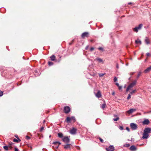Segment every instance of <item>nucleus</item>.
Returning <instances> with one entry per match:
<instances>
[{"mask_svg": "<svg viewBox=\"0 0 151 151\" xmlns=\"http://www.w3.org/2000/svg\"><path fill=\"white\" fill-rule=\"evenodd\" d=\"M137 83V80H135L133 81L127 87L126 91H128L129 90H131V88L135 86Z\"/></svg>", "mask_w": 151, "mask_h": 151, "instance_id": "nucleus-1", "label": "nucleus"}, {"mask_svg": "<svg viewBox=\"0 0 151 151\" xmlns=\"http://www.w3.org/2000/svg\"><path fill=\"white\" fill-rule=\"evenodd\" d=\"M142 26L143 25L142 24H140L138 26L136 27H135L133 28V29L134 32H137L139 30L141 29Z\"/></svg>", "mask_w": 151, "mask_h": 151, "instance_id": "nucleus-2", "label": "nucleus"}, {"mask_svg": "<svg viewBox=\"0 0 151 151\" xmlns=\"http://www.w3.org/2000/svg\"><path fill=\"white\" fill-rule=\"evenodd\" d=\"M130 126L131 129L133 130H135L138 128L137 125L134 123H131L130 124Z\"/></svg>", "mask_w": 151, "mask_h": 151, "instance_id": "nucleus-3", "label": "nucleus"}, {"mask_svg": "<svg viewBox=\"0 0 151 151\" xmlns=\"http://www.w3.org/2000/svg\"><path fill=\"white\" fill-rule=\"evenodd\" d=\"M77 129L74 128H73L70 131V133L72 134H74L76 133Z\"/></svg>", "mask_w": 151, "mask_h": 151, "instance_id": "nucleus-4", "label": "nucleus"}, {"mask_svg": "<svg viewBox=\"0 0 151 151\" xmlns=\"http://www.w3.org/2000/svg\"><path fill=\"white\" fill-rule=\"evenodd\" d=\"M64 112L66 113H68L70 111V109L68 106H65L64 108Z\"/></svg>", "mask_w": 151, "mask_h": 151, "instance_id": "nucleus-5", "label": "nucleus"}, {"mask_svg": "<svg viewBox=\"0 0 151 151\" xmlns=\"http://www.w3.org/2000/svg\"><path fill=\"white\" fill-rule=\"evenodd\" d=\"M63 140L64 142L68 143L70 141V139L68 137H65L63 138Z\"/></svg>", "mask_w": 151, "mask_h": 151, "instance_id": "nucleus-6", "label": "nucleus"}, {"mask_svg": "<svg viewBox=\"0 0 151 151\" xmlns=\"http://www.w3.org/2000/svg\"><path fill=\"white\" fill-rule=\"evenodd\" d=\"M107 151H113L114 150V147L113 146H110L108 148H106Z\"/></svg>", "mask_w": 151, "mask_h": 151, "instance_id": "nucleus-7", "label": "nucleus"}, {"mask_svg": "<svg viewBox=\"0 0 151 151\" xmlns=\"http://www.w3.org/2000/svg\"><path fill=\"white\" fill-rule=\"evenodd\" d=\"M88 36V32H85L83 33L81 35V37L83 38H84L85 37H87Z\"/></svg>", "mask_w": 151, "mask_h": 151, "instance_id": "nucleus-8", "label": "nucleus"}, {"mask_svg": "<svg viewBox=\"0 0 151 151\" xmlns=\"http://www.w3.org/2000/svg\"><path fill=\"white\" fill-rule=\"evenodd\" d=\"M150 123V121L148 119H145L142 122V123L143 124L147 125Z\"/></svg>", "mask_w": 151, "mask_h": 151, "instance_id": "nucleus-9", "label": "nucleus"}, {"mask_svg": "<svg viewBox=\"0 0 151 151\" xmlns=\"http://www.w3.org/2000/svg\"><path fill=\"white\" fill-rule=\"evenodd\" d=\"M144 132H147L148 133H151V128H147L145 129Z\"/></svg>", "mask_w": 151, "mask_h": 151, "instance_id": "nucleus-10", "label": "nucleus"}, {"mask_svg": "<svg viewBox=\"0 0 151 151\" xmlns=\"http://www.w3.org/2000/svg\"><path fill=\"white\" fill-rule=\"evenodd\" d=\"M136 110V109H132L127 111V112L129 114H130Z\"/></svg>", "mask_w": 151, "mask_h": 151, "instance_id": "nucleus-11", "label": "nucleus"}, {"mask_svg": "<svg viewBox=\"0 0 151 151\" xmlns=\"http://www.w3.org/2000/svg\"><path fill=\"white\" fill-rule=\"evenodd\" d=\"M143 136L142 137V139H147L149 136V134H147L145 132H144V133L143 134Z\"/></svg>", "mask_w": 151, "mask_h": 151, "instance_id": "nucleus-12", "label": "nucleus"}, {"mask_svg": "<svg viewBox=\"0 0 151 151\" xmlns=\"http://www.w3.org/2000/svg\"><path fill=\"white\" fill-rule=\"evenodd\" d=\"M150 71H151V66L145 69L144 70V72L145 73H147Z\"/></svg>", "mask_w": 151, "mask_h": 151, "instance_id": "nucleus-13", "label": "nucleus"}, {"mask_svg": "<svg viewBox=\"0 0 151 151\" xmlns=\"http://www.w3.org/2000/svg\"><path fill=\"white\" fill-rule=\"evenodd\" d=\"M94 60H97L99 62L102 63H104V61L102 59L99 58H96Z\"/></svg>", "mask_w": 151, "mask_h": 151, "instance_id": "nucleus-14", "label": "nucleus"}, {"mask_svg": "<svg viewBox=\"0 0 151 151\" xmlns=\"http://www.w3.org/2000/svg\"><path fill=\"white\" fill-rule=\"evenodd\" d=\"M96 96L98 98H99L101 96V94L100 91H98L97 93L96 94Z\"/></svg>", "mask_w": 151, "mask_h": 151, "instance_id": "nucleus-15", "label": "nucleus"}, {"mask_svg": "<svg viewBox=\"0 0 151 151\" xmlns=\"http://www.w3.org/2000/svg\"><path fill=\"white\" fill-rule=\"evenodd\" d=\"M72 119H73L74 120H75V117H71L70 118L69 117H67V118H66V120H67V122H69L70 121H71V120Z\"/></svg>", "mask_w": 151, "mask_h": 151, "instance_id": "nucleus-16", "label": "nucleus"}, {"mask_svg": "<svg viewBox=\"0 0 151 151\" xmlns=\"http://www.w3.org/2000/svg\"><path fill=\"white\" fill-rule=\"evenodd\" d=\"M145 42L147 44H148L150 43V40L147 37L145 38Z\"/></svg>", "mask_w": 151, "mask_h": 151, "instance_id": "nucleus-17", "label": "nucleus"}, {"mask_svg": "<svg viewBox=\"0 0 151 151\" xmlns=\"http://www.w3.org/2000/svg\"><path fill=\"white\" fill-rule=\"evenodd\" d=\"M130 149L131 150L134 151V150H136V148L135 147V146L133 145V146H131L130 147Z\"/></svg>", "mask_w": 151, "mask_h": 151, "instance_id": "nucleus-18", "label": "nucleus"}, {"mask_svg": "<svg viewBox=\"0 0 151 151\" xmlns=\"http://www.w3.org/2000/svg\"><path fill=\"white\" fill-rule=\"evenodd\" d=\"M50 58L52 61H54L55 59V56L54 55H53L50 56Z\"/></svg>", "mask_w": 151, "mask_h": 151, "instance_id": "nucleus-19", "label": "nucleus"}, {"mask_svg": "<svg viewBox=\"0 0 151 151\" xmlns=\"http://www.w3.org/2000/svg\"><path fill=\"white\" fill-rule=\"evenodd\" d=\"M70 147V144H68L65 145L64 148L65 149L69 148Z\"/></svg>", "mask_w": 151, "mask_h": 151, "instance_id": "nucleus-20", "label": "nucleus"}, {"mask_svg": "<svg viewBox=\"0 0 151 151\" xmlns=\"http://www.w3.org/2000/svg\"><path fill=\"white\" fill-rule=\"evenodd\" d=\"M53 143L55 144H58V145L56 146L57 148H58L59 146V145L61 144L60 143L58 142H54Z\"/></svg>", "mask_w": 151, "mask_h": 151, "instance_id": "nucleus-21", "label": "nucleus"}, {"mask_svg": "<svg viewBox=\"0 0 151 151\" xmlns=\"http://www.w3.org/2000/svg\"><path fill=\"white\" fill-rule=\"evenodd\" d=\"M135 42L136 44L139 43L140 44H141V41L139 40H135Z\"/></svg>", "mask_w": 151, "mask_h": 151, "instance_id": "nucleus-22", "label": "nucleus"}, {"mask_svg": "<svg viewBox=\"0 0 151 151\" xmlns=\"http://www.w3.org/2000/svg\"><path fill=\"white\" fill-rule=\"evenodd\" d=\"M12 143H9V145L8 146V148H9L10 150H11L12 148V147L11 146V145L12 144Z\"/></svg>", "mask_w": 151, "mask_h": 151, "instance_id": "nucleus-23", "label": "nucleus"}, {"mask_svg": "<svg viewBox=\"0 0 151 151\" xmlns=\"http://www.w3.org/2000/svg\"><path fill=\"white\" fill-rule=\"evenodd\" d=\"M4 149L8 151L9 150L8 147L7 146H4L3 147Z\"/></svg>", "mask_w": 151, "mask_h": 151, "instance_id": "nucleus-24", "label": "nucleus"}, {"mask_svg": "<svg viewBox=\"0 0 151 151\" xmlns=\"http://www.w3.org/2000/svg\"><path fill=\"white\" fill-rule=\"evenodd\" d=\"M131 90H132V91H129V92L131 94H132L133 93H134L136 91L135 89L134 90H132V89H131Z\"/></svg>", "mask_w": 151, "mask_h": 151, "instance_id": "nucleus-25", "label": "nucleus"}, {"mask_svg": "<svg viewBox=\"0 0 151 151\" xmlns=\"http://www.w3.org/2000/svg\"><path fill=\"white\" fill-rule=\"evenodd\" d=\"M58 137H60L61 138L63 137V134L62 133H58Z\"/></svg>", "mask_w": 151, "mask_h": 151, "instance_id": "nucleus-26", "label": "nucleus"}, {"mask_svg": "<svg viewBox=\"0 0 151 151\" xmlns=\"http://www.w3.org/2000/svg\"><path fill=\"white\" fill-rule=\"evenodd\" d=\"M142 73L141 72H139L138 73V74L137 75V78H138L139 76H140V75H141V74Z\"/></svg>", "mask_w": 151, "mask_h": 151, "instance_id": "nucleus-27", "label": "nucleus"}, {"mask_svg": "<svg viewBox=\"0 0 151 151\" xmlns=\"http://www.w3.org/2000/svg\"><path fill=\"white\" fill-rule=\"evenodd\" d=\"M13 141L14 142H19V140H18V139H13Z\"/></svg>", "mask_w": 151, "mask_h": 151, "instance_id": "nucleus-28", "label": "nucleus"}, {"mask_svg": "<svg viewBox=\"0 0 151 151\" xmlns=\"http://www.w3.org/2000/svg\"><path fill=\"white\" fill-rule=\"evenodd\" d=\"M106 105L105 104H102V106H101V107L102 109H104Z\"/></svg>", "mask_w": 151, "mask_h": 151, "instance_id": "nucleus-29", "label": "nucleus"}, {"mask_svg": "<svg viewBox=\"0 0 151 151\" xmlns=\"http://www.w3.org/2000/svg\"><path fill=\"white\" fill-rule=\"evenodd\" d=\"M99 75L100 77H101L105 75V73H99Z\"/></svg>", "mask_w": 151, "mask_h": 151, "instance_id": "nucleus-30", "label": "nucleus"}, {"mask_svg": "<svg viewBox=\"0 0 151 151\" xmlns=\"http://www.w3.org/2000/svg\"><path fill=\"white\" fill-rule=\"evenodd\" d=\"M48 63L49 66L52 65L53 64V63L51 62H49Z\"/></svg>", "mask_w": 151, "mask_h": 151, "instance_id": "nucleus-31", "label": "nucleus"}, {"mask_svg": "<svg viewBox=\"0 0 151 151\" xmlns=\"http://www.w3.org/2000/svg\"><path fill=\"white\" fill-rule=\"evenodd\" d=\"M131 97V95L130 94H129L128 95V96L127 97V99L129 100L130 99Z\"/></svg>", "mask_w": 151, "mask_h": 151, "instance_id": "nucleus-32", "label": "nucleus"}, {"mask_svg": "<svg viewBox=\"0 0 151 151\" xmlns=\"http://www.w3.org/2000/svg\"><path fill=\"white\" fill-rule=\"evenodd\" d=\"M119 119V118L118 117H117L116 118L114 119L113 120L114 121H117Z\"/></svg>", "mask_w": 151, "mask_h": 151, "instance_id": "nucleus-33", "label": "nucleus"}, {"mask_svg": "<svg viewBox=\"0 0 151 151\" xmlns=\"http://www.w3.org/2000/svg\"><path fill=\"white\" fill-rule=\"evenodd\" d=\"M129 146V145L128 144H126L124 145V146L127 147H128Z\"/></svg>", "mask_w": 151, "mask_h": 151, "instance_id": "nucleus-34", "label": "nucleus"}, {"mask_svg": "<svg viewBox=\"0 0 151 151\" xmlns=\"http://www.w3.org/2000/svg\"><path fill=\"white\" fill-rule=\"evenodd\" d=\"M114 82H116V81H117V78H116V77H115L114 78Z\"/></svg>", "mask_w": 151, "mask_h": 151, "instance_id": "nucleus-35", "label": "nucleus"}, {"mask_svg": "<svg viewBox=\"0 0 151 151\" xmlns=\"http://www.w3.org/2000/svg\"><path fill=\"white\" fill-rule=\"evenodd\" d=\"M98 49L99 50L103 51V48L101 47H99Z\"/></svg>", "mask_w": 151, "mask_h": 151, "instance_id": "nucleus-36", "label": "nucleus"}, {"mask_svg": "<svg viewBox=\"0 0 151 151\" xmlns=\"http://www.w3.org/2000/svg\"><path fill=\"white\" fill-rule=\"evenodd\" d=\"M119 89L120 90H121L122 88V86H118Z\"/></svg>", "mask_w": 151, "mask_h": 151, "instance_id": "nucleus-37", "label": "nucleus"}, {"mask_svg": "<svg viewBox=\"0 0 151 151\" xmlns=\"http://www.w3.org/2000/svg\"><path fill=\"white\" fill-rule=\"evenodd\" d=\"M119 128L121 130H122L123 129V127L122 126H120Z\"/></svg>", "mask_w": 151, "mask_h": 151, "instance_id": "nucleus-38", "label": "nucleus"}, {"mask_svg": "<svg viewBox=\"0 0 151 151\" xmlns=\"http://www.w3.org/2000/svg\"><path fill=\"white\" fill-rule=\"evenodd\" d=\"M15 137L17 138L18 139V140L19 141H20V140L19 139L18 136L16 135L15 136Z\"/></svg>", "mask_w": 151, "mask_h": 151, "instance_id": "nucleus-39", "label": "nucleus"}, {"mask_svg": "<svg viewBox=\"0 0 151 151\" xmlns=\"http://www.w3.org/2000/svg\"><path fill=\"white\" fill-rule=\"evenodd\" d=\"M14 151H19L17 147L14 148Z\"/></svg>", "mask_w": 151, "mask_h": 151, "instance_id": "nucleus-40", "label": "nucleus"}, {"mask_svg": "<svg viewBox=\"0 0 151 151\" xmlns=\"http://www.w3.org/2000/svg\"><path fill=\"white\" fill-rule=\"evenodd\" d=\"M126 129L127 130L128 132L130 131V129L128 127H127L126 128Z\"/></svg>", "mask_w": 151, "mask_h": 151, "instance_id": "nucleus-41", "label": "nucleus"}, {"mask_svg": "<svg viewBox=\"0 0 151 151\" xmlns=\"http://www.w3.org/2000/svg\"><path fill=\"white\" fill-rule=\"evenodd\" d=\"M3 95V92L1 91L0 92V96H2Z\"/></svg>", "mask_w": 151, "mask_h": 151, "instance_id": "nucleus-42", "label": "nucleus"}, {"mask_svg": "<svg viewBox=\"0 0 151 151\" xmlns=\"http://www.w3.org/2000/svg\"><path fill=\"white\" fill-rule=\"evenodd\" d=\"M94 49V48L93 47H92L91 48L90 50L91 51H92Z\"/></svg>", "mask_w": 151, "mask_h": 151, "instance_id": "nucleus-43", "label": "nucleus"}, {"mask_svg": "<svg viewBox=\"0 0 151 151\" xmlns=\"http://www.w3.org/2000/svg\"><path fill=\"white\" fill-rule=\"evenodd\" d=\"M99 139H100V141H101V142H103V140L102 139H101V138H99Z\"/></svg>", "mask_w": 151, "mask_h": 151, "instance_id": "nucleus-44", "label": "nucleus"}, {"mask_svg": "<svg viewBox=\"0 0 151 151\" xmlns=\"http://www.w3.org/2000/svg\"><path fill=\"white\" fill-rule=\"evenodd\" d=\"M26 138L27 139H30V137L28 136H26Z\"/></svg>", "mask_w": 151, "mask_h": 151, "instance_id": "nucleus-45", "label": "nucleus"}, {"mask_svg": "<svg viewBox=\"0 0 151 151\" xmlns=\"http://www.w3.org/2000/svg\"><path fill=\"white\" fill-rule=\"evenodd\" d=\"M150 55V53H148V52H147L146 53V55L147 56H149V55Z\"/></svg>", "mask_w": 151, "mask_h": 151, "instance_id": "nucleus-46", "label": "nucleus"}, {"mask_svg": "<svg viewBox=\"0 0 151 151\" xmlns=\"http://www.w3.org/2000/svg\"><path fill=\"white\" fill-rule=\"evenodd\" d=\"M116 85L118 87L119 86V84L117 83H116Z\"/></svg>", "mask_w": 151, "mask_h": 151, "instance_id": "nucleus-47", "label": "nucleus"}, {"mask_svg": "<svg viewBox=\"0 0 151 151\" xmlns=\"http://www.w3.org/2000/svg\"><path fill=\"white\" fill-rule=\"evenodd\" d=\"M44 129V127H42L41 128V129L40 130V131H42Z\"/></svg>", "mask_w": 151, "mask_h": 151, "instance_id": "nucleus-48", "label": "nucleus"}, {"mask_svg": "<svg viewBox=\"0 0 151 151\" xmlns=\"http://www.w3.org/2000/svg\"><path fill=\"white\" fill-rule=\"evenodd\" d=\"M116 68H119V67L118 65V64H117L116 65Z\"/></svg>", "mask_w": 151, "mask_h": 151, "instance_id": "nucleus-49", "label": "nucleus"}, {"mask_svg": "<svg viewBox=\"0 0 151 151\" xmlns=\"http://www.w3.org/2000/svg\"><path fill=\"white\" fill-rule=\"evenodd\" d=\"M115 92H114V91H113V92H112V95H115Z\"/></svg>", "mask_w": 151, "mask_h": 151, "instance_id": "nucleus-50", "label": "nucleus"}, {"mask_svg": "<svg viewBox=\"0 0 151 151\" xmlns=\"http://www.w3.org/2000/svg\"><path fill=\"white\" fill-rule=\"evenodd\" d=\"M88 46H87L86 47V48H85V49H86V50H87V49H88Z\"/></svg>", "mask_w": 151, "mask_h": 151, "instance_id": "nucleus-51", "label": "nucleus"}, {"mask_svg": "<svg viewBox=\"0 0 151 151\" xmlns=\"http://www.w3.org/2000/svg\"><path fill=\"white\" fill-rule=\"evenodd\" d=\"M133 4V3H131V2H129V3H128V4H129V5L131 4Z\"/></svg>", "mask_w": 151, "mask_h": 151, "instance_id": "nucleus-52", "label": "nucleus"}, {"mask_svg": "<svg viewBox=\"0 0 151 151\" xmlns=\"http://www.w3.org/2000/svg\"><path fill=\"white\" fill-rule=\"evenodd\" d=\"M73 121V122H74L75 121V120L73 119H72L71 120V121Z\"/></svg>", "mask_w": 151, "mask_h": 151, "instance_id": "nucleus-53", "label": "nucleus"}, {"mask_svg": "<svg viewBox=\"0 0 151 151\" xmlns=\"http://www.w3.org/2000/svg\"><path fill=\"white\" fill-rule=\"evenodd\" d=\"M134 73H131L130 74V75H133Z\"/></svg>", "mask_w": 151, "mask_h": 151, "instance_id": "nucleus-54", "label": "nucleus"}, {"mask_svg": "<svg viewBox=\"0 0 151 151\" xmlns=\"http://www.w3.org/2000/svg\"><path fill=\"white\" fill-rule=\"evenodd\" d=\"M45 120H44V121H43V123H45Z\"/></svg>", "mask_w": 151, "mask_h": 151, "instance_id": "nucleus-55", "label": "nucleus"}, {"mask_svg": "<svg viewBox=\"0 0 151 151\" xmlns=\"http://www.w3.org/2000/svg\"><path fill=\"white\" fill-rule=\"evenodd\" d=\"M145 132V133L147 134H148L149 133H148L147 132Z\"/></svg>", "mask_w": 151, "mask_h": 151, "instance_id": "nucleus-56", "label": "nucleus"}, {"mask_svg": "<svg viewBox=\"0 0 151 151\" xmlns=\"http://www.w3.org/2000/svg\"><path fill=\"white\" fill-rule=\"evenodd\" d=\"M147 61V59H146L145 60V61Z\"/></svg>", "mask_w": 151, "mask_h": 151, "instance_id": "nucleus-57", "label": "nucleus"}]
</instances>
